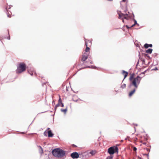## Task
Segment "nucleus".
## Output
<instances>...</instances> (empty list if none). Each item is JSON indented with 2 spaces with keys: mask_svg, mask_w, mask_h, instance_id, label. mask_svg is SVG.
<instances>
[{
  "mask_svg": "<svg viewBox=\"0 0 159 159\" xmlns=\"http://www.w3.org/2000/svg\"><path fill=\"white\" fill-rule=\"evenodd\" d=\"M134 74H132L129 77V80L130 82V84L129 87L130 88L133 85L135 88H137L140 83L141 78L139 76H138L136 77H134Z\"/></svg>",
  "mask_w": 159,
  "mask_h": 159,
  "instance_id": "1",
  "label": "nucleus"
},
{
  "mask_svg": "<svg viewBox=\"0 0 159 159\" xmlns=\"http://www.w3.org/2000/svg\"><path fill=\"white\" fill-rule=\"evenodd\" d=\"M53 155L56 157L64 158L66 157V152L61 148H57L53 149L52 151Z\"/></svg>",
  "mask_w": 159,
  "mask_h": 159,
  "instance_id": "2",
  "label": "nucleus"
},
{
  "mask_svg": "<svg viewBox=\"0 0 159 159\" xmlns=\"http://www.w3.org/2000/svg\"><path fill=\"white\" fill-rule=\"evenodd\" d=\"M26 65L23 62L20 63L17 67L16 72L17 74H19L25 71L26 70Z\"/></svg>",
  "mask_w": 159,
  "mask_h": 159,
  "instance_id": "3",
  "label": "nucleus"
},
{
  "mask_svg": "<svg viewBox=\"0 0 159 159\" xmlns=\"http://www.w3.org/2000/svg\"><path fill=\"white\" fill-rule=\"evenodd\" d=\"M85 43L86 46V48L85 49V52H87L88 54H89L90 53V47L91 46L92 42L90 40H89L85 39Z\"/></svg>",
  "mask_w": 159,
  "mask_h": 159,
  "instance_id": "4",
  "label": "nucleus"
},
{
  "mask_svg": "<svg viewBox=\"0 0 159 159\" xmlns=\"http://www.w3.org/2000/svg\"><path fill=\"white\" fill-rule=\"evenodd\" d=\"M108 152L110 155L113 154L116 152L118 153V148L116 146L111 147L108 148Z\"/></svg>",
  "mask_w": 159,
  "mask_h": 159,
  "instance_id": "5",
  "label": "nucleus"
},
{
  "mask_svg": "<svg viewBox=\"0 0 159 159\" xmlns=\"http://www.w3.org/2000/svg\"><path fill=\"white\" fill-rule=\"evenodd\" d=\"M70 156L73 159H77L79 157V156L77 152H74L71 154Z\"/></svg>",
  "mask_w": 159,
  "mask_h": 159,
  "instance_id": "6",
  "label": "nucleus"
},
{
  "mask_svg": "<svg viewBox=\"0 0 159 159\" xmlns=\"http://www.w3.org/2000/svg\"><path fill=\"white\" fill-rule=\"evenodd\" d=\"M88 55H86V53H84L83 55L82 58L81 59V61L82 62L84 63L85 61L88 58Z\"/></svg>",
  "mask_w": 159,
  "mask_h": 159,
  "instance_id": "7",
  "label": "nucleus"
},
{
  "mask_svg": "<svg viewBox=\"0 0 159 159\" xmlns=\"http://www.w3.org/2000/svg\"><path fill=\"white\" fill-rule=\"evenodd\" d=\"M118 15L119 16V18L122 19V21L124 22V20L123 19V18H124V14L122 13H118Z\"/></svg>",
  "mask_w": 159,
  "mask_h": 159,
  "instance_id": "8",
  "label": "nucleus"
},
{
  "mask_svg": "<svg viewBox=\"0 0 159 159\" xmlns=\"http://www.w3.org/2000/svg\"><path fill=\"white\" fill-rule=\"evenodd\" d=\"M136 88H135L132 91H130L129 93V97H131L134 93H135V91H136Z\"/></svg>",
  "mask_w": 159,
  "mask_h": 159,
  "instance_id": "9",
  "label": "nucleus"
},
{
  "mask_svg": "<svg viewBox=\"0 0 159 159\" xmlns=\"http://www.w3.org/2000/svg\"><path fill=\"white\" fill-rule=\"evenodd\" d=\"M47 132L49 137H52L53 136V134L52 133L51 130H49Z\"/></svg>",
  "mask_w": 159,
  "mask_h": 159,
  "instance_id": "10",
  "label": "nucleus"
},
{
  "mask_svg": "<svg viewBox=\"0 0 159 159\" xmlns=\"http://www.w3.org/2000/svg\"><path fill=\"white\" fill-rule=\"evenodd\" d=\"M122 74L124 76V79H125L127 76L128 73L127 72L123 70L122 71Z\"/></svg>",
  "mask_w": 159,
  "mask_h": 159,
  "instance_id": "11",
  "label": "nucleus"
},
{
  "mask_svg": "<svg viewBox=\"0 0 159 159\" xmlns=\"http://www.w3.org/2000/svg\"><path fill=\"white\" fill-rule=\"evenodd\" d=\"M96 153L95 151L91 150L88 153V154H90L92 156L94 155Z\"/></svg>",
  "mask_w": 159,
  "mask_h": 159,
  "instance_id": "12",
  "label": "nucleus"
},
{
  "mask_svg": "<svg viewBox=\"0 0 159 159\" xmlns=\"http://www.w3.org/2000/svg\"><path fill=\"white\" fill-rule=\"evenodd\" d=\"M152 51V49L149 48L146 51V52L147 53L151 54Z\"/></svg>",
  "mask_w": 159,
  "mask_h": 159,
  "instance_id": "13",
  "label": "nucleus"
},
{
  "mask_svg": "<svg viewBox=\"0 0 159 159\" xmlns=\"http://www.w3.org/2000/svg\"><path fill=\"white\" fill-rule=\"evenodd\" d=\"M130 17L129 16L128 14H124V18L126 19L127 20H128L129 18Z\"/></svg>",
  "mask_w": 159,
  "mask_h": 159,
  "instance_id": "14",
  "label": "nucleus"
},
{
  "mask_svg": "<svg viewBox=\"0 0 159 159\" xmlns=\"http://www.w3.org/2000/svg\"><path fill=\"white\" fill-rule=\"evenodd\" d=\"M61 103H59V102H58V104L55 107V110H56V109L57 108V107H58L61 106Z\"/></svg>",
  "mask_w": 159,
  "mask_h": 159,
  "instance_id": "15",
  "label": "nucleus"
},
{
  "mask_svg": "<svg viewBox=\"0 0 159 159\" xmlns=\"http://www.w3.org/2000/svg\"><path fill=\"white\" fill-rule=\"evenodd\" d=\"M39 148H40V150L39 151V152L42 155L43 153V150L42 148V147H41L40 146Z\"/></svg>",
  "mask_w": 159,
  "mask_h": 159,
  "instance_id": "16",
  "label": "nucleus"
},
{
  "mask_svg": "<svg viewBox=\"0 0 159 159\" xmlns=\"http://www.w3.org/2000/svg\"><path fill=\"white\" fill-rule=\"evenodd\" d=\"M126 87V84H123L121 86V87L122 88V89H124Z\"/></svg>",
  "mask_w": 159,
  "mask_h": 159,
  "instance_id": "17",
  "label": "nucleus"
},
{
  "mask_svg": "<svg viewBox=\"0 0 159 159\" xmlns=\"http://www.w3.org/2000/svg\"><path fill=\"white\" fill-rule=\"evenodd\" d=\"M144 46L146 48H148L149 47V44L146 43L144 45Z\"/></svg>",
  "mask_w": 159,
  "mask_h": 159,
  "instance_id": "18",
  "label": "nucleus"
},
{
  "mask_svg": "<svg viewBox=\"0 0 159 159\" xmlns=\"http://www.w3.org/2000/svg\"><path fill=\"white\" fill-rule=\"evenodd\" d=\"M61 111H62V112H63L65 113L67 111V110L66 109H61Z\"/></svg>",
  "mask_w": 159,
  "mask_h": 159,
  "instance_id": "19",
  "label": "nucleus"
},
{
  "mask_svg": "<svg viewBox=\"0 0 159 159\" xmlns=\"http://www.w3.org/2000/svg\"><path fill=\"white\" fill-rule=\"evenodd\" d=\"M58 102H59V103H62V100H61V99L60 96H59V100H58Z\"/></svg>",
  "mask_w": 159,
  "mask_h": 159,
  "instance_id": "20",
  "label": "nucleus"
},
{
  "mask_svg": "<svg viewBox=\"0 0 159 159\" xmlns=\"http://www.w3.org/2000/svg\"><path fill=\"white\" fill-rule=\"evenodd\" d=\"M137 24V23L136 21V20H134V23L133 25H132L131 26V27H133L135 25H136Z\"/></svg>",
  "mask_w": 159,
  "mask_h": 159,
  "instance_id": "21",
  "label": "nucleus"
},
{
  "mask_svg": "<svg viewBox=\"0 0 159 159\" xmlns=\"http://www.w3.org/2000/svg\"><path fill=\"white\" fill-rule=\"evenodd\" d=\"M47 130H46L44 133L43 134L44 136H47Z\"/></svg>",
  "mask_w": 159,
  "mask_h": 159,
  "instance_id": "22",
  "label": "nucleus"
},
{
  "mask_svg": "<svg viewBox=\"0 0 159 159\" xmlns=\"http://www.w3.org/2000/svg\"><path fill=\"white\" fill-rule=\"evenodd\" d=\"M133 150L134 151H136L137 150V148L135 147H134L133 148Z\"/></svg>",
  "mask_w": 159,
  "mask_h": 159,
  "instance_id": "23",
  "label": "nucleus"
},
{
  "mask_svg": "<svg viewBox=\"0 0 159 159\" xmlns=\"http://www.w3.org/2000/svg\"><path fill=\"white\" fill-rule=\"evenodd\" d=\"M29 72L30 73V74L31 75H33V72H30L29 71Z\"/></svg>",
  "mask_w": 159,
  "mask_h": 159,
  "instance_id": "24",
  "label": "nucleus"
},
{
  "mask_svg": "<svg viewBox=\"0 0 159 159\" xmlns=\"http://www.w3.org/2000/svg\"><path fill=\"white\" fill-rule=\"evenodd\" d=\"M152 44H149V47H152Z\"/></svg>",
  "mask_w": 159,
  "mask_h": 159,
  "instance_id": "25",
  "label": "nucleus"
},
{
  "mask_svg": "<svg viewBox=\"0 0 159 159\" xmlns=\"http://www.w3.org/2000/svg\"><path fill=\"white\" fill-rule=\"evenodd\" d=\"M61 106L62 107H64V105H63V103H61Z\"/></svg>",
  "mask_w": 159,
  "mask_h": 159,
  "instance_id": "26",
  "label": "nucleus"
},
{
  "mask_svg": "<svg viewBox=\"0 0 159 159\" xmlns=\"http://www.w3.org/2000/svg\"><path fill=\"white\" fill-rule=\"evenodd\" d=\"M113 157L111 156H110L109 157V158L110 159H112Z\"/></svg>",
  "mask_w": 159,
  "mask_h": 159,
  "instance_id": "27",
  "label": "nucleus"
},
{
  "mask_svg": "<svg viewBox=\"0 0 159 159\" xmlns=\"http://www.w3.org/2000/svg\"><path fill=\"white\" fill-rule=\"evenodd\" d=\"M79 67V65H78V66H76V68H77V69H78Z\"/></svg>",
  "mask_w": 159,
  "mask_h": 159,
  "instance_id": "28",
  "label": "nucleus"
},
{
  "mask_svg": "<svg viewBox=\"0 0 159 159\" xmlns=\"http://www.w3.org/2000/svg\"><path fill=\"white\" fill-rule=\"evenodd\" d=\"M146 143H145V142L143 143V144H145Z\"/></svg>",
  "mask_w": 159,
  "mask_h": 159,
  "instance_id": "29",
  "label": "nucleus"
},
{
  "mask_svg": "<svg viewBox=\"0 0 159 159\" xmlns=\"http://www.w3.org/2000/svg\"><path fill=\"white\" fill-rule=\"evenodd\" d=\"M122 0L123 1V2H125V0Z\"/></svg>",
  "mask_w": 159,
  "mask_h": 159,
  "instance_id": "30",
  "label": "nucleus"
},
{
  "mask_svg": "<svg viewBox=\"0 0 159 159\" xmlns=\"http://www.w3.org/2000/svg\"><path fill=\"white\" fill-rule=\"evenodd\" d=\"M146 72V71H144L143 73V74H145V73Z\"/></svg>",
  "mask_w": 159,
  "mask_h": 159,
  "instance_id": "31",
  "label": "nucleus"
},
{
  "mask_svg": "<svg viewBox=\"0 0 159 159\" xmlns=\"http://www.w3.org/2000/svg\"><path fill=\"white\" fill-rule=\"evenodd\" d=\"M50 129V128H48V130H49Z\"/></svg>",
  "mask_w": 159,
  "mask_h": 159,
  "instance_id": "32",
  "label": "nucleus"
},
{
  "mask_svg": "<svg viewBox=\"0 0 159 159\" xmlns=\"http://www.w3.org/2000/svg\"><path fill=\"white\" fill-rule=\"evenodd\" d=\"M145 55L146 56H147V54H145Z\"/></svg>",
  "mask_w": 159,
  "mask_h": 159,
  "instance_id": "33",
  "label": "nucleus"
},
{
  "mask_svg": "<svg viewBox=\"0 0 159 159\" xmlns=\"http://www.w3.org/2000/svg\"><path fill=\"white\" fill-rule=\"evenodd\" d=\"M147 150H148V148H147Z\"/></svg>",
  "mask_w": 159,
  "mask_h": 159,
  "instance_id": "34",
  "label": "nucleus"
},
{
  "mask_svg": "<svg viewBox=\"0 0 159 159\" xmlns=\"http://www.w3.org/2000/svg\"><path fill=\"white\" fill-rule=\"evenodd\" d=\"M136 126H137V125H138L136 124Z\"/></svg>",
  "mask_w": 159,
  "mask_h": 159,
  "instance_id": "35",
  "label": "nucleus"
}]
</instances>
